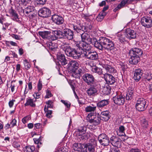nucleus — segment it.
Wrapping results in <instances>:
<instances>
[{
	"mask_svg": "<svg viewBox=\"0 0 152 152\" xmlns=\"http://www.w3.org/2000/svg\"><path fill=\"white\" fill-rule=\"evenodd\" d=\"M46 116L47 118H50L52 117V111L51 110H49L48 112H46Z\"/></svg>",
	"mask_w": 152,
	"mask_h": 152,
	"instance_id": "63",
	"label": "nucleus"
},
{
	"mask_svg": "<svg viewBox=\"0 0 152 152\" xmlns=\"http://www.w3.org/2000/svg\"><path fill=\"white\" fill-rule=\"evenodd\" d=\"M34 142L35 144H37V147L38 148L41 145L42 143L40 142L39 139L34 138Z\"/></svg>",
	"mask_w": 152,
	"mask_h": 152,
	"instance_id": "49",
	"label": "nucleus"
},
{
	"mask_svg": "<svg viewBox=\"0 0 152 152\" xmlns=\"http://www.w3.org/2000/svg\"><path fill=\"white\" fill-rule=\"evenodd\" d=\"M51 11L48 8L44 7L40 9L38 11V14L40 16L43 18H47L50 16Z\"/></svg>",
	"mask_w": 152,
	"mask_h": 152,
	"instance_id": "7",
	"label": "nucleus"
},
{
	"mask_svg": "<svg viewBox=\"0 0 152 152\" xmlns=\"http://www.w3.org/2000/svg\"><path fill=\"white\" fill-rule=\"evenodd\" d=\"M90 124L88 125V128L91 130H93L96 129V126L94 124H93L91 123H90Z\"/></svg>",
	"mask_w": 152,
	"mask_h": 152,
	"instance_id": "54",
	"label": "nucleus"
},
{
	"mask_svg": "<svg viewBox=\"0 0 152 152\" xmlns=\"http://www.w3.org/2000/svg\"><path fill=\"white\" fill-rule=\"evenodd\" d=\"M31 117L29 115L23 118L22 119L23 123L25 124L27 121L31 119Z\"/></svg>",
	"mask_w": 152,
	"mask_h": 152,
	"instance_id": "52",
	"label": "nucleus"
},
{
	"mask_svg": "<svg viewBox=\"0 0 152 152\" xmlns=\"http://www.w3.org/2000/svg\"><path fill=\"white\" fill-rule=\"evenodd\" d=\"M24 64L26 69L28 70L30 67V66L27 60H25L24 61Z\"/></svg>",
	"mask_w": 152,
	"mask_h": 152,
	"instance_id": "55",
	"label": "nucleus"
},
{
	"mask_svg": "<svg viewBox=\"0 0 152 152\" xmlns=\"http://www.w3.org/2000/svg\"><path fill=\"white\" fill-rule=\"evenodd\" d=\"M16 2L18 4V6H20L21 7L22 5L26 6L24 0H16Z\"/></svg>",
	"mask_w": 152,
	"mask_h": 152,
	"instance_id": "48",
	"label": "nucleus"
},
{
	"mask_svg": "<svg viewBox=\"0 0 152 152\" xmlns=\"http://www.w3.org/2000/svg\"><path fill=\"white\" fill-rule=\"evenodd\" d=\"M131 58L129 59V63L134 65L136 64L140 60V57L130 55Z\"/></svg>",
	"mask_w": 152,
	"mask_h": 152,
	"instance_id": "28",
	"label": "nucleus"
},
{
	"mask_svg": "<svg viewBox=\"0 0 152 152\" xmlns=\"http://www.w3.org/2000/svg\"><path fill=\"white\" fill-rule=\"evenodd\" d=\"M129 152H141V151L138 148H131Z\"/></svg>",
	"mask_w": 152,
	"mask_h": 152,
	"instance_id": "64",
	"label": "nucleus"
},
{
	"mask_svg": "<svg viewBox=\"0 0 152 152\" xmlns=\"http://www.w3.org/2000/svg\"><path fill=\"white\" fill-rule=\"evenodd\" d=\"M130 55H134L139 57L141 56L143 53V51L141 49L137 48H135L132 49L130 51Z\"/></svg>",
	"mask_w": 152,
	"mask_h": 152,
	"instance_id": "17",
	"label": "nucleus"
},
{
	"mask_svg": "<svg viewBox=\"0 0 152 152\" xmlns=\"http://www.w3.org/2000/svg\"><path fill=\"white\" fill-rule=\"evenodd\" d=\"M47 0H36V2L37 5H44L46 2Z\"/></svg>",
	"mask_w": 152,
	"mask_h": 152,
	"instance_id": "50",
	"label": "nucleus"
},
{
	"mask_svg": "<svg viewBox=\"0 0 152 152\" xmlns=\"http://www.w3.org/2000/svg\"><path fill=\"white\" fill-rule=\"evenodd\" d=\"M15 85H11V86L10 87L11 90V92L12 93L14 92V93H15L17 91V89L16 90L15 89Z\"/></svg>",
	"mask_w": 152,
	"mask_h": 152,
	"instance_id": "62",
	"label": "nucleus"
},
{
	"mask_svg": "<svg viewBox=\"0 0 152 152\" xmlns=\"http://www.w3.org/2000/svg\"><path fill=\"white\" fill-rule=\"evenodd\" d=\"M125 96L122 94L121 92L115 96L113 97V99L114 102L118 105H121L124 104L125 102Z\"/></svg>",
	"mask_w": 152,
	"mask_h": 152,
	"instance_id": "5",
	"label": "nucleus"
},
{
	"mask_svg": "<svg viewBox=\"0 0 152 152\" xmlns=\"http://www.w3.org/2000/svg\"><path fill=\"white\" fill-rule=\"evenodd\" d=\"M105 69L107 72L111 73H115L116 72V70L109 65H106L105 66Z\"/></svg>",
	"mask_w": 152,
	"mask_h": 152,
	"instance_id": "35",
	"label": "nucleus"
},
{
	"mask_svg": "<svg viewBox=\"0 0 152 152\" xmlns=\"http://www.w3.org/2000/svg\"><path fill=\"white\" fill-rule=\"evenodd\" d=\"M129 0H122L119 5L121 7V8L124 7L125 5L128 2Z\"/></svg>",
	"mask_w": 152,
	"mask_h": 152,
	"instance_id": "53",
	"label": "nucleus"
},
{
	"mask_svg": "<svg viewBox=\"0 0 152 152\" xmlns=\"http://www.w3.org/2000/svg\"><path fill=\"white\" fill-rule=\"evenodd\" d=\"M106 89L107 90L105 91V94L108 95L110 93L111 88L109 86H107L106 87Z\"/></svg>",
	"mask_w": 152,
	"mask_h": 152,
	"instance_id": "59",
	"label": "nucleus"
},
{
	"mask_svg": "<svg viewBox=\"0 0 152 152\" xmlns=\"http://www.w3.org/2000/svg\"><path fill=\"white\" fill-rule=\"evenodd\" d=\"M62 32L59 30H56L54 31V34L57 38H60L62 37Z\"/></svg>",
	"mask_w": 152,
	"mask_h": 152,
	"instance_id": "42",
	"label": "nucleus"
},
{
	"mask_svg": "<svg viewBox=\"0 0 152 152\" xmlns=\"http://www.w3.org/2000/svg\"><path fill=\"white\" fill-rule=\"evenodd\" d=\"M73 27L74 30L78 33H82L83 31H86L85 27L83 28V25L79 24L77 25H73Z\"/></svg>",
	"mask_w": 152,
	"mask_h": 152,
	"instance_id": "27",
	"label": "nucleus"
},
{
	"mask_svg": "<svg viewBox=\"0 0 152 152\" xmlns=\"http://www.w3.org/2000/svg\"><path fill=\"white\" fill-rule=\"evenodd\" d=\"M124 33L126 37L130 39L136 38L137 35L135 31L130 28L126 29Z\"/></svg>",
	"mask_w": 152,
	"mask_h": 152,
	"instance_id": "8",
	"label": "nucleus"
},
{
	"mask_svg": "<svg viewBox=\"0 0 152 152\" xmlns=\"http://www.w3.org/2000/svg\"><path fill=\"white\" fill-rule=\"evenodd\" d=\"M73 44L75 46H76L80 50H85L87 51L91 49V47L90 44L91 43H88L87 42L73 41Z\"/></svg>",
	"mask_w": 152,
	"mask_h": 152,
	"instance_id": "3",
	"label": "nucleus"
},
{
	"mask_svg": "<svg viewBox=\"0 0 152 152\" xmlns=\"http://www.w3.org/2000/svg\"><path fill=\"white\" fill-rule=\"evenodd\" d=\"M113 45L114 44L112 42H109V44H107V45L106 46L105 49L107 50H111V48L113 46Z\"/></svg>",
	"mask_w": 152,
	"mask_h": 152,
	"instance_id": "47",
	"label": "nucleus"
},
{
	"mask_svg": "<svg viewBox=\"0 0 152 152\" xmlns=\"http://www.w3.org/2000/svg\"><path fill=\"white\" fill-rule=\"evenodd\" d=\"M141 124L144 127H147L148 125V121L145 119L143 118L141 120Z\"/></svg>",
	"mask_w": 152,
	"mask_h": 152,
	"instance_id": "44",
	"label": "nucleus"
},
{
	"mask_svg": "<svg viewBox=\"0 0 152 152\" xmlns=\"http://www.w3.org/2000/svg\"><path fill=\"white\" fill-rule=\"evenodd\" d=\"M84 145L80 143H75L72 146L73 149L75 151H80L83 149Z\"/></svg>",
	"mask_w": 152,
	"mask_h": 152,
	"instance_id": "30",
	"label": "nucleus"
},
{
	"mask_svg": "<svg viewBox=\"0 0 152 152\" xmlns=\"http://www.w3.org/2000/svg\"><path fill=\"white\" fill-rule=\"evenodd\" d=\"M85 27V29L86 31H83V32H87L90 31V30H91L92 28V26L90 24H88V25H86V26H83V28H84Z\"/></svg>",
	"mask_w": 152,
	"mask_h": 152,
	"instance_id": "45",
	"label": "nucleus"
},
{
	"mask_svg": "<svg viewBox=\"0 0 152 152\" xmlns=\"http://www.w3.org/2000/svg\"><path fill=\"white\" fill-rule=\"evenodd\" d=\"M134 91L132 90H129L127 92L126 96V100H131L133 96Z\"/></svg>",
	"mask_w": 152,
	"mask_h": 152,
	"instance_id": "34",
	"label": "nucleus"
},
{
	"mask_svg": "<svg viewBox=\"0 0 152 152\" xmlns=\"http://www.w3.org/2000/svg\"><path fill=\"white\" fill-rule=\"evenodd\" d=\"M37 101L36 99H32L28 97L26 99V102L25 104V106H30L32 107H35L36 106L35 102Z\"/></svg>",
	"mask_w": 152,
	"mask_h": 152,
	"instance_id": "22",
	"label": "nucleus"
},
{
	"mask_svg": "<svg viewBox=\"0 0 152 152\" xmlns=\"http://www.w3.org/2000/svg\"><path fill=\"white\" fill-rule=\"evenodd\" d=\"M52 20L54 22L58 25L62 24L64 21V19L62 16L56 14L52 16Z\"/></svg>",
	"mask_w": 152,
	"mask_h": 152,
	"instance_id": "15",
	"label": "nucleus"
},
{
	"mask_svg": "<svg viewBox=\"0 0 152 152\" xmlns=\"http://www.w3.org/2000/svg\"><path fill=\"white\" fill-rule=\"evenodd\" d=\"M118 131L117 132V134L119 136H122L125 134L124 131V127L123 126H121L119 127Z\"/></svg>",
	"mask_w": 152,
	"mask_h": 152,
	"instance_id": "38",
	"label": "nucleus"
},
{
	"mask_svg": "<svg viewBox=\"0 0 152 152\" xmlns=\"http://www.w3.org/2000/svg\"><path fill=\"white\" fill-rule=\"evenodd\" d=\"M23 13L26 14V16L29 17L30 18H33L36 15V10L35 9V7L33 6H29L26 7L23 10Z\"/></svg>",
	"mask_w": 152,
	"mask_h": 152,
	"instance_id": "4",
	"label": "nucleus"
},
{
	"mask_svg": "<svg viewBox=\"0 0 152 152\" xmlns=\"http://www.w3.org/2000/svg\"><path fill=\"white\" fill-rule=\"evenodd\" d=\"M104 7L103 8L102 12H100L97 17L96 18V19L98 21H101L104 18Z\"/></svg>",
	"mask_w": 152,
	"mask_h": 152,
	"instance_id": "36",
	"label": "nucleus"
},
{
	"mask_svg": "<svg viewBox=\"0 0 152 152\" xmlns=\"http://www.w3.org/2000/svg\"><path fill=\"white\" fill-rule=\"evenodd\" d=\"M12 145L15 148H17L18 149L20 147V143L16 142H13Z\"/></svg>",
	"mask_w": 152,
	"mask_h": 152,
	"instance_id": "58",
	"label": "nucleus"
},
{
	"mask_svg": "<svg viewBox=\"0 0 152 152\" xmlns=\"http://www.w3.org/2000/svg\"><path fill=\"white\" fill-rule=\"evenodd\" d=\"M61 102L68 108H70L71 103L69 102L68 101L64 100H61Z\"/></svg>",
	"mask_w": 152,
	"mask_h": 152,
	"instance_id": "43",
	"label": "nucleus"
},
{
	"mask_svg": "<svg viewBox=\"0 0 152 152\" xmlns=\"http://www.w3.org/2000/svg\"><path fill=\"white\" fill-rule=\"evenodd\" d=\"M148 104V102L147 100L143 98H139L136 102V108L139 111H143L147 109Z\"/></svg>",
	"mask_w": 152,
	"mask_h": 152,
	"instance_id": "2",
	"label": "nucleus"
},
{
	"mask_svg": "<svg viewBox=\"0 0 152 152\" xmlns=\"http://www.w3.org/2000/svg\"><path fill=\"white\" fill-rule=\"evenodd\" d=\"M51 32L48 31H39L38 32L39 35L43 39H48L51 34Z\"/></svg>",
	"mask_w": 152,
	"mask_h": 152,
	"instance_id": "31",
	"label": "nucleus"
},
{
	"mask_svg": "<svg viewBox=\"0 0 152 152\" xmlns=\"http://www.w3.org/2000/svg\"><path fill=\"white\" fill-rule=\"evenodd\" d=\"M142 25L144 27L149 28L152 26V20L149 17H144L142 18L141 20Z\"/></svg>",
	"mask_w": 152,
	"mask_h": 152,
	"instance_id": "6",
	"label": "nucleus"
},
{
	"mask_svg": "<svg viewBox=\"0 0 152 152\" xmlns=\"http://www.w3.org/2000/svg\"><path fill=\"white\" fill-rule=\"evenodd\" d=\"M91 70L92 71L94 72L97 73L99 75H101L102 73V69L96 66H94L93 67Z\"/></svg>",
	"mask_w": 152,
	"mask_h": 152,
	"instance_id": "39",
	"label": "nucleus"
},
{
	"mask_svg": "<svg viewBox=\"0 0 152 152\" xmlns=\"http://www.w3.org/2000/svg\"><path fill=\"white\" fill-rule=\"evenodd\" d=\"M46 95L45 96L46 98H48L52 96V95L50 91L48 89H47L46 91Z\"/></svg>",
	"mask_w": 152,
	"mask_h": 152,
	"instance_id": "56",
	"label": "nucleus"
},
{
	"mask_svg": "<svg viewBox=\"0 0 152 152\" xmlns=\"http://www.w3.org/2000/svg\"><path fill=\"white\" fill-rule=\"evenodd\" d=\"M9 13L10 15L13 17L12 19L15 21L20 23L19 18L18 14L13 9H11L9 10Z\"/></svg>",
	"mask_w": 152,
	"mask_h": 152,
	"instance_id": "25",
	"label": "nucleus"
},
{
	"mask_svg": "<svg viewBox=\"0 0 152 152\" xmlns=\"http://www.w3.org/2000/svg\"><path fill=\"white\" fill-rule=\"evenodd\" d=\"M143 74V71L140 69H136L134 72L133 78L135 81L138 82L141 78Z\"/></svg>",
	"mask_w": 152,
	"mask_h": 152,
	"instance_id": "13",
	"label": "nucleus"
},
{
	"mask_svg": "<svg viewBox=\"0 0 152 152\" xmlns=\"http://www.w3.org/2000/svg\"><path fill=\"white\" fill-rule=\"evenodd\" d=\"M110 142L113 146L117 148L121 146V139L118 137H113L110 138Z\"/></svg>",
	"mask_w": 152,
	"mask_h": 152,
	"instance_id": "12",
	"label": "nucleus"
},
{
	"mask_svg": "<svg viewBox=\"0 0 152 152\" xmlns=\"http://www.w3.org/2000/svg\"><path fill=\"white\" fill-rule=\"evenodd\" d=\"M62 48L68 56L72 57L74 59H78L80 56V53L77 52L75 49H72L68 44H64L62 46Z\"/></svg>",
	"mask_w": 152,
	"mask_h": 152,
	"instance_id": "1",
	"label": "nucleus"
},
{
	"mask_svg": "<svg viewBox=\"0 0 152 152\" xmlns=\"http://www.w3.org/2000/svg\"><path fill=\"white\" fill-rule=\"evenodd\" d=\"M78 63L77 61H71L68 64L67 66L70 70L73 71L74 70L78 69Z\"/></svg>",
	"mask_w": 152,
	"mask_h": 152,
	"instance_id": "19",
	"label": "nucleus"
},
{
	"mask_svg": "<svg viewBox=\"0 0 152 152\" xmlns=\"http://www.w3.org/2000/svg\"><path fill=\"white\" fill-rule=\"evenodd\" d=\"M105 81L108 84H112L115 82V78L111 75L105 73Z\"/></svg>",
	"mask_w": 152,
	"mask_h": 152,
	"instance_id": "20",
	"label": "nucleus"
},
{
	"mask_svg": "<svg viewBox=\"0 0 152 152\" xmlns=\"http://www.w3.org/2000/svg\"><path fill=\"white\" fill-rule=\"evenodd\" d=\"M146 81H150L152 80V74H148L145 77Z\"/></svg>",
	"mask_w": 152,
	"mask_h": 152,
	"instance_id": "60",
	"label": "nucleus"
},
{
	"mask_svg": "<svg viewBox=\"0 0 152 152\" xmlns=\"http://www.w3.org/2000/svg\"><path fill=\"white\" fill-rule=\"evenodd\" d=\"M58 60L59 64L62 65H65L67 63V61L64 54H61L58 57Z\"/></svg>",
	"mask_w": 152,
	"mask_h": 152,
	"instance_id": "29",
	"label": "nucleus"
},
{
	"mask_svg": "<svg viewBox=\"0 0 152 152\" xmlns=\"http://www.w3.org/2000/svg\"><path fill=\"white\" fill-rule=\"evenodd\" d=\"M111 113L109 111L105 110V121H108L111 116Z\"/></svg>",
	"mask_w": 152,
	"mask_h": 152,
	"instance_id": "46",
	"label": "nucleus"
},
{
	"mask_svg": "<svg viewBox=\"0 0 152 152\" xmlns=\"http://www.w3.org/2000/svg\"><path fill=\"white\" fill-rule=\"evenodd\" d=\"M87 128L85 126L79 127L77 130L76 132V136L77 140L78 139L79 136L82 135L85 133Z\"/></svg>",
	"mask_w": 152,
	"mask_h": 152,
	"instance_id": "26",
	"label": "nucleus"
},
{
	"mask_svg": "<svg viewBox=\"0 0 152 152\" xmlns=\"http://www.w3.org/2000/svg\"><path fill=\"white\" fill-rule=\"evenodd\" d=\"M63 34L65 37L69 40H72L73 38V31L69 28H65L63 30Z\"/></svg>",
	"mask_w": 152,
	"mask_h": 152,
	"instance_id": "14",
	"label": "nucleus"
},
{
	"mask_svg": "<svg viewBox=\"0 0 152 152\" xmlns=\"http://www.w3.org/2000/svg\"><path fill=\"white\" fill-rule=\"evenodd\" d=\"M35 147L34 146H26L24 149V152H34L35 151Z\"/></svg>",
	"mask_w": 152,
	"mask_h": 152,
	"instance_id": "37",
	"label": "nucleus"
},
{
	"mask_svg": "<svg viewBox=\"0 0 152 152\" xmlns=\"http://www.w3.org/2000/svg\"><path fill=\"white\" fill-rule=\"evenodd\" d=\"M104 134H100L98 137V140L99 143L104 146Z\"/></svg>",
	"mask_w": 152,
	"mask_h": 152,
	"instance_id": "40",
	"label": "nucleus"
},
{
	"mask_svg": "<svg viewBox=\"0 0 152 152\" xmlns=\"http://www.w3.org/2000/svg\"><path fill=\"white\" fill-rule=\"evenodd\" d=\"M57 39V37L54 34V35H51L50 34L48 39L54 41L56 40Z\"/></svg>",
	"mask_w": 152,
	"mask_h": 152,
	"instance_id": "57",
	"label": "nucleus"
},
{
	"mask_svg": "<svg viewBox=\"0 0 152 152\" xmlns=\"http://www.w3.org/2000/svg\"><path fill=\"white\" fill-rule=\"evenodd\" d=\"M42 81L39 80L38 84L37 85V88L38 89V91H39L42 89Z\"/></svg>",
	"mask_w": 152,
	"mask_h": 152,
	"instance_id": "61",
	"label": "nucleus"
},
{
	"mask_svg": "<svg viewBox=\"0 0 152 152\" xmlns=\"http://www.w3.org/2000/svg\"><path fill=\"white\" fill-rule=\"evenodd\" d=\"M97 105L99 108L104 107V100H103L99 102L98 103Z\"/></svg>",
	"mask_w": 152,
	"mask_h": 152,
	"instance_id": "51",
	"label": "nucleus"
},
{
	"mask_svg": "<svg viewBox=\"0 0 152 152\" xmlns=\"http://www.w3.org/2000/svg\"><path fill=\"white\" fill-rule=\"evenodd\" d=\"M72 71V76L75 78H80L83 72L80 68L73 70Z\"/></svg>",
	"mask_w": 152,
	"mask_h": 152,
	"instance_id": "21",
	"label": "nucleus"
},
{
	"mask_svg": "<svg viewBox=\"0 0 152 152\" xmlns=\"http://www.w3.org/2000/svg\"><path fill=\"white\" fill-rule=\"evenodd\" d=\"M96 107H92L89 106H87L85 108V110L87 112L94 111L96 109Z\"/></svg>",
	"mask_w": 152,
	"mask_h": 152,
	"instance_id": "41",
	"label": "nucleus"
},
{
	"mask_svg": "<svg viewBox=\"0 0 152 152\" xmlns=\"http://www.w3.org/2000/svg\"><path fill=\"white\" fill-rule=\"evenodd\" d=\"M83 149L84 152H94V146L91 143H86L84 145Z\"/></svg>",
	"mask_w": 152,
	"mask_h": 152,
	"instance_id": "18",
	"label": "nucleus"
},
{
	"mask_svg": "<svg viewBox=\"0 0 152 152\" xmlns=\"http://www.w3.org/2000/svg\"><path fill=\"white\" fill-rule=\"evenodd\" d=\"M97 88L96 85L91 86L87 90L88 95L90 96H93L97 94Z\"/></svg>",
	"mask_w": 152,
	"mask_h": 152,
	"instance_id": "10",
	"label": "nucleus"
},
{
	"mask_svg": "<svg viewBox=\"0 0 152 152\" xmlns=\"http://www.w3.org/2000/svg\"><path fill=\"white\" fill-rule=\"evenodd\" d=\"M82 41L87 42L88 43H92V39L90 38V36L87 33L84 32L80 33Z\"/></svg>",
	"mask_w": 152,
	"mask_h": 152,
	"instance_id": "23",
	"label": "nucleus"
},
{
	"mask_svg": "<svg viewBox=\"0 0 152 152\" xmlns=\"http://www.w3.org/2000/svg\"><path fill=\"white\" fill-rule=\"evenodd\" d=\"M118 36L120 42L121 43H124L126 42V41L125 38V33H119L118 34Z\"/></svg>",
	"mask_w": 152,
	"mask_h": 152,
	"instance_id": "33",
	"label": "nucleus"
},
{
	"mask_svg": "<svg viewBox=\"0 0 152 152\" xmlns=\"http://www.w3.org/2000/svg\"><path fill=\"white\" fill-rule=\"evenodd\" d=\"M85 56L88 59L91 60H95L98 57V54L96 52L87 51L84 53Z\"/></svg>",
	"mask_w": 152,
	"mask_h": 152,
	"instance_id": "11",
	"label": "nucleus"
},
{
	"mask_svg": "<svg viewBox=\"0 0 152 152\" xmlns=\"http://www.w3.org/2000/svg\"><path fill=\"white\" fill-rule=\"evenodd\" d=\"M88 116L90 118V122L96 126L99 124L100 123V120H102L101 118H100L98 117L95 116L94 115H91V114L90 115L89 114Z\"/></svg>",
	"mask_w": 152,
	"mask_h": 152,
	"instance_id": "16",
	"label": "nucleus"
},
{
	"mask_svg": "<svg viewBox=\"0 0 152 152\" xmlns=\"http://www.w3.org/2000/svg\"><path fill=\"white\" fill-rule=\"evenodd\" d=\"M91 135L92 134L90 132H88L86 133H84L83 135L79 136L78 139L77 140L79 141L83 139H88L91 136Z\"/></svg>",
	"mask_w": 152,
	"mask_h": 152,
	"instance_id": "32",
	"label": "nucleus"
},
{
	"mask_svg": "<svg viewBox=\"0 0 152 152\" xmlns=\"http://www.w3.org/2000/svg\"><path fill=\"white\" fill-rule=\"evenodd\" d=\"M83 79L84 82L88 85L93 84L94 81V78L91 74L88 73H86L83 76Z\"/></svg>",
	"mask_w": 152,
	"mask_h": 152,
	"instance_id": "9",
	"label": "nucleus"
},
{
	"mask_svg": "<svg viewBox=\"0 0 152 152\" xmlns=\"http://www.w3.org/2000/svg\"><path fill=\"white\" fill-rule=\"evenodd\" d=\"M93 41L94 42V46L96 48L101 50H102L103 49V45H104V42H102L101 39H100L99 42L97 41L96 38H94Z\"/></svg>",
	"mask_w": 152,
	"mask_h": 152,
	"instance_id": "24",
	"label": "nucleus"
}]
</instances>
